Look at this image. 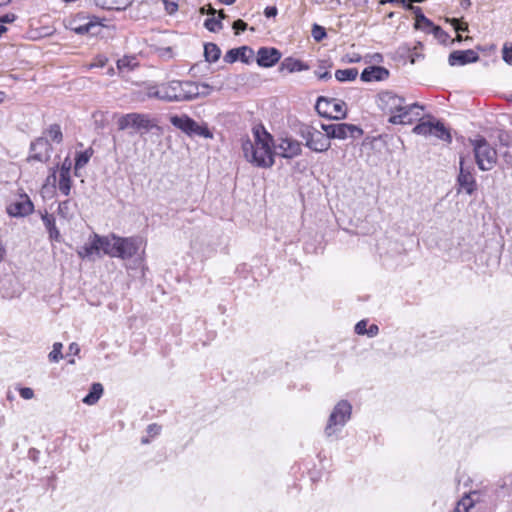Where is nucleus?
<instances>
[{
  "instance_id": "obj_63",
  "label": "nucleus",
  "mask_w": 512,
  "mask_h": 512,
  "mask_svg": "<svg viewBox=\"0 0 512 512\" xmlns=\"http://www.w3.org/2000/svg\"><path fill=\"white\" fill-rule=\"evenodd\" d=\"M7 399H8L9 401H13V400H14V395L12 394V392H10V391H9V392L7 393Z\"/></svg>"
},
{
  "instance_id": "obj_33",
  "label": "nucleus",
  "mask_w": 512,
  "mask_h": 512,
  "mask_svg": "<svg viewBox=\"0 0 512 512\" xmlns=\"http://www.w3.org/2000/svg\"><path fill=\"white\" fill-rule=\"evenodd\" d=\"M93 155L92 148H88L83 152H79L76 155L75 158V169H80L84 167L90 160L91 156Z\"/></svg>"
},
{
  "instance_id": "obj_29",
  "label": "nucleus",
  "mask_w": 512,
  "mask_h": 512,
  "mask_svg": "<svg viewBox=\"0 0 512 512\" xmlns=\"http://www.w3.org/2000/svg\"><path fill=\"white\" fill-rule=\"evenodd\" d=\"M138 66L136 57L124 56L117 61V68L120 72L131 71Z\"/></svg>"
},
{
  "instance_id": "obj_30",
  "label": "nucleus",
  "mask_w": 512,
  "mask_h": 512,
  "mask_svg": "<svg viewBox=\"0 0 512 512\" xmlns=\"http://www.w3.org/2000/svg\"><path fill=\"white\" fill-rule=\"evenodd\" d=\"M221 55V50L214 43H207L204 46V56L208 62H216Z\"/></svg>"
},
{
  "instance_id": "obj_48",
  "label": "nucleus",
  "mask_w": 512,
  "mask_h": 512,
  "mask_svg": "<svg viewBox=\"0 0 512 512\" xmlns=\"http://www.w3.org/2000/svg\"><path fill=\"white\" fill-rule=\"evenodd\" d=\"M503 60L509 64L512 65V46L503 48Z\"/></svg>"
},
{
  "instance_id": "obj_3",
  "label": "nucleus",
  "mask_w": 512,
  "mask_h": 512,
  "mask_svg": "<svg viewBox=\"0 0 512 512\" xmlns=\"http://www.w3.org/2000/svg\"><path fill=\"white\" fill-rule=\"evenodd\" d=\"M255 141L247 139L242 143V151L245 159L253 165L261 168H270L274 164V154L271 149V136L259 130H255Z\"/></svg>"
},
{
  "instance_id": "obj_7",
  "label": "nucleus",
  "mask_w": 512,
  "mask_h": 512,
  "mask_svg": "<svg viewBox=\"0 0 512 512\" xmlns=\"http://www.w3.org/2000/svg\"><path fill=\"white\" fill-rule=\"evenodd\" d=\"M475 168L472 164L466 165L463 157L459 161V174L457 176V193L465 192L471 196L477 191V181L475 178Z\"/></svg>"
},
{
  "instance_id": "obj_43",
  "label": "nucleus",
  "mask_w": 512,
  "mask_h": 512,
  "mask_svg": "<svg viewBox=\"0 0 512 512\" xmlns=\"http://www.w3.org/2000/svg\"><path fill=\"white\" fill-rule=\"evenodd\" d=\"M162 1L164 3L166 11L169 14H172L177 10L178 6H177V3L175 0H162Z\"/></svg>"
},
{
  "instance_id": "obj_53",
  "label": "nucleus",
  "mask_w": 512,
  "mask_h": 512,
  "mask_svg": "<svg viewBox=\"0 0 512 512\" xmlns=\"http://www.w3.org/2000/svg\"><path fill=\"white\" fill-rule=\"evenodd\" d=\"M16 19V16L12 13L0 16V23H11Z\"/></svg>"
},
{
  "instance_id": "obj_25",
  "label": "nucleus",
  "mask_w": 512,
  "mask_h": 512,
  "mask_svg": "<svg viewBox=\"0 0 512 512\" xmlns=\"http://www.w3.org/2000/svg\"><path fill=\"white\" fill-rule=\"evenodd\" d=\"M41 219L44 223L45 228L47 229V231L49 233L50 239L59 241L60 232L56 227L54 216L45 212L44 214L41 215Z\"/></svg>"
},
{
  "instance_id": "obj_45",
  "label": "nucleus",
  "mask_w": 512,
  "mask_h": 512,
  "mask_svg": "<svg viewBox=\"0 0 512 512\" xmlns=\"http://www.w3.org/2000/svg\"><path fill=\"white\" fill-rule=\"evenodd\" d=\"M367 330V320H361L355 325V333L358 335H365Z\"/></svg>"
},
{
  "instance_id": "obj_57",
  "label": "nucleus",
  "mask_w": 512,
  "mask_h": 512,
  "mask_svg": "<svg viewBox=\"0 0 512 512\" xmlns=\"http://www.w3.org/2000/svg\"><path fill=\"white\" fill-rule=\"evenodd\" d=\"M382 3H386V2H389V3H397V4H400L402 5L404 8H405V5L408 4V0H382L381 1Z\"/></svg>"
},
{
  "instance_id": "obj_15",
  "label": "nucleus",
  "mask_w": 512,
  "mask_h": 512,
  "mask_svg": "<svg viewBox=\"0 0 512 512\" xmlns=\"http://www.w3.org/2000/svg\"><path fill=\"white\" fill-rule=\"evenodd\" d=\"M277 153L283 158H293L301 153V144L292 138H281L275 146Z\"/></svg>"
},
{
  "instance_id": "obj_61",
  "label": "nucleus",
  "mask_w": 512,
  "mask_h": 512,
  "mask_svg": "<svg viewBox=\"0 0 512 512\" xmlns=\"http://www.w3.org/2000/svg\"><path fill=\"white\" fill-rule=\"evenodd\" d=\"M7 31V28L5 26H3L2 24H0V37L2 36L3 33H5Z\"/></svg>"
},
{
  "instance_id": "obj_38",
  "label": "nucleus",
  "mask_w": 512,
  "mask_h": 512,
  "mask_svg": "<svg viewBox=\"0 0 512 512\" xmlns=\"http://www.w3.org/2000/svg\"><path fill=\"white\" fill-rule=\"evenodd\" d=\"M326 30L324 27L314 24L312 27V36L315 41L320 42L326 37Z\"/></svg>"
},
{
  "instance_id": "obj_56",
  "label": "nucleus",
  "mask_w": 512,
  "mask_h": 512,
  "mask_svg": "<svg viewBox=\"0 0 512 512\" xmlns=\"http://www.w3.org/2000/svg\"><path fill=\"white\" fill-rule=\"evenodd\" d=\"M95 3L97 6H100L105 9L113 8L109 3H107L106 1H103V0H95Z\"/></svg>"
},
{
  "instance_id": "obj_32",
  "label": "nucleus",
  "mask_w": 512,
  "mask_h": 512,
  "mask_svg": "<svg viewBox=\"0 0 512 512\" xmlns=\"http://www.w3.org/2000/svg\"><path fill=\"white\" fill-rule=\"evenodd\" d=\"M44 134L56 143H61L63 140V134H62L61 128L58 124L50 125L44 131Z\"/></svg>"
},
{
  "instance_id": "obj_21",
  "label": "nucleus",
  "mask_w": 512,
  "mask_h": 512,
  "mask_svg": "<svg viewBox=\"0 0 512 512\" xmlns=\"http://www.w3.org/2000/svg\"><path fill=\"white\" fill-rule=\"evenodd\" d=\"M474 496H477L476 492L465 494L460 500L457 501L451 512H477L476 500L474 499Z\"/></svg>"
},
{
  "instance_id": "obj_24",
  "label": "nucleus",
  "mask_w": 512,
  "mask_h": 512,
  "mask_svg": "<svg viewBox=\"0 0 512 512\" xmlns=\"http://www.w3.org/2000/svg\"><path fill=\"white\" fill-rule=\"evenodd\" d=\"M96 241L99 244L100 250L104 252V254L115 257V239H112V234L110 236H100L96 235Z\"/></svg>"
},
{
  "instance_id": "obj_12",
  "label": "nucleus",
  "mask_w": 512,
  "mask_h": 512,
  "mask_svg": "<svg viewBox=\"0 0 512 512\" xmlns=\"http://www.w3.org/2000/svg\"><path fill=\"white\" fill-rule=\"evenodd\" d=\"M34 210L30 197L25 193L18 194L7 206L6 211L11 217H25Z\"/></svg>"
},
{
  "instance_id": "obj_62",
  "label": "nucleus",
  "mask_w": 512,
  "mask_h": 512,
  "mask_svg": "<svg viewBox=\"0 0 512 512\" xmlns=\"http://www.w3.org/2000/svg\"><path fill=\"white\" fill-rule=\"evenodd\" d=\"M4 253H5V250L4 248L0 245V262L2 261L3 257H4Z\"/></svg>"
},
{
  "instance_id": "obj_20",
  "label": "nucleus",
  "mask_w": 512,
  "mask_h": 512,
  "mask_svg": "<svg viewBox=\"0 0 512 512\" xmlns=\"http://www.w3.org/2000/svg\"><path fill=\"white\" fill-rule=\"evenodd\" d=\"M363 135V130L354 125V124H348V123H338L337 124V138L336 139H357L360 138Z\"/></svg>"
},
{
  "instance_id": "obj_34",
  "label": "nucleus",
  "mask_w": 512,
  "mask_h": 512,
  "mask_svg": "<svg viewBox=\"0 0 512 512\" xmlns=\"http://www.w3.org/2000/svg\"><path fill=\"white\" fill-rule=\"evenodd\" d=\"M58 189L65 196H68L70 194V190H71L70 176L59 175Z\"/></svg>"
},
{
  "instance_id": "obj_17",
  "label": "nucleus",
  "mask_w": 512,
  "mask_h": 512,
  "mask_svg": "<svg viewBox=\"0 0 512 512\" xmlns=\"http://www.w3.org/2000/svg\"><path fill=\"white\" fill-rule=\"evenodd\" d=\"M281 58V53L276 48L262 47L257 52V64L261 67H271Z\"/></svg>"
},
{
  "instance_id": "obj_37",
  "label": "nucleus",
  "mask_w": 512,
  "mask_h": 512,
  "mask_svg": "<svg viewBox=\"0 0 512 512\" xmlns=\"http://www.w3.org/2000/svg\"><path fill=\"white\" fill-rule=\"evenodd\" d=\"M204 26L206 29L212 32H216L222 28L220 19H217L215 17L207 18L204 22Z\"/></svg>"
},
{
  "instance_id": "obj_2",
  "label": "nucleus",
  "mask_w": 512,
  "mask_h": 512,
  "mask_svg": "<svg viewBox=\"0 0 512 512\" xmlns=\"http://www.w3.org/2000/svg\"><path fill=\"white\" fill-rule=\"evenodd\" d=\"M199 87L192 81L172 80L159 85L149 86L147 95L167 102L190 101L199 97Z\"/></svg>"
},
{
  "instance_id": "obj_54",
  "label": "nucleus",
  "mask_w": 512,
  "mask_h": 512,
  "mask_svg": "<svg viewBox=\"0 0 512 512\" xmlns=\"http://www.w3.org/2000/svg\"><path fill=\"white\" fill-rule=\"evenodd\" d=\"M160 426L156 424H151L148 426V433L151 435H158L160 433Z\"/></svg>"
},
{
  "instance_id": "obj_55",
  "label": "nucleus",
  "mask_w": 512,
  "mask_h": 512,
  "mask_svg": "<svg viewBox=\"0 0 512 512\" xmlns=\"http://www.w3.org/2000/svg\"><path fill=\"white\" fill-rule=\"evenodd\" d=\"M426 18L427 17L423 13L419 14L418 17H415V24H414L415 28L417 26H420L421 23H423L426 20Z\"/></svg>"
},
{
  "instance_id": "obj_27",
  "label": "nucleus",
  "mask_w": 512,
  "mask_h": 512,
  "mask_svg": "<svg viewBox=\"0 0 512 512\" xmlns=\"http://www.w3.org/2000/svg\"><path fill=\"white\" fill-rule=\"evenodd\" d=\"M75 207L76 204L70 200L62 201L58 205V215L65 220H71L74 217Z\"/></svg>"
},
{
  "instance_id": "obj_40",
  "label": "nucleus",
  "mask_w": 512,
  "mask_h": 512,
  "mask_svg": "<svg viewBox=\"0 0 512 512\" xmlns=\"http://www.w3.org/2000/svg\"><path fill=\"white\" fill-rule=\"evenodd\" d=\"M321 128L325 131V136L329 140L330 138H337V124H322Z\"/></svg>"
},
{
  "instance_id": "obj_13",
  "label": "nucleus",
  "mask_w": 512,
  "mask_h": 512,
  "mask_svg": "<svg viewBox=\"0 0 512 512\" xmlns=\"http://www.w3.org/2000/svg\"><path fill=\"white\" fill-rule=\"evenodd\" d=\"M303 137L306 140V146L315 152H323L330 147L327 137L316 129H307L306 133H303Z\"/></svg>"
},
{
  "instance_id": "obj_11",
  "label": "nucleus",
  "mask_w": 512,
  "mask_h": 512,
  "mask_svg": "<svg viewBox=\"0 0 512 512\" xmlns=\"http://www.w3.org/2000/svg\"><path fill=\"white\" fill-rule=\"evenodd\" d=\"M316 109L319 114L333 119H342L346 116V104L335 98L327 99L319 97Z\"/></svg>"
},
{
  "instance_id": "obj_44",
  "label": "nucleus",
  "mask_w": 512,
  "mask_h": 512,
  "mask_svg": "<svg viewBox=\"0 0 512 512\" xmlns=\"http://www.w3.org/2000/svg\"><path fill=\"white\" fill-rule=\"evenodd\" d=\"M233 29L235 30L236 34H239L241 31H245L247 29V23L241 19H238L233 23Z\"/></svg>"
},
{
  "instance_id": "obj_10",
  "label": "nucleus",
  "mask_w": 512,
  "mask_h": 512,
  "mask_svg": "<svg viewBox=\"0 0 512 512\" xmlns=\"http://www.w3.org/2000/svg\"><path fill=\"white\" fill-rule=\"evenodd\" d=\"M413 133L423 136H434L450 143L452 138L449 130L440 121H422L413 128Z\"/></svg>"
},
{
  "instance_id": "obj_16",
  "label": "nucleus",
  "mask_w": 512,
  "mask_h": 512,
  "mask_svg": "<svg viewBox=\"0 0 512 512\" xmlns=\"http://www.w3.org/2000/svg\"><path fill=\"white\" fill-rule=\"evenodd\" d=\"M479 60V55L472 49L456 50L450 53L448 63L450 66H462L469 63H475Z\"/></svg>"
},
{
  "instance_id": "obj_64",
  "label": "nucleus",
  "mask_w": 512,
  "mask_h": 512,
  "mask_svg": "<svg viewBox=\"0 0 512 512\" xmlns=\"http://www.w3.org/2000/svg\"><path fill=\"white\" fill-rule=\"evenodd\" d=\"M11 0H0V6L10 3Z\"/></svg>"
},
{
  "instance_id": "obj_14",
  "label": "nucleus",
  "mask_w": 512,
  "mask_h": 512,
  "mask_svg": "<svg viewBox=\"0 0 512 512\" xmlns=\"http://www.w3.org/2000/svg\"><path fill=\"white\" fill-rule=\"evenodd\" d=\"M31 154L28 160H35L39 162H47L51 155V145L47 138L39 137L31 143Z\"/></svg>"
},
{
  "instance_id": "obj_47",
  "label": "nucleus",
  "mask_w": 512,
  "mask_h": 512,
  "mask_svg": "<svg viewBox=\"0 0 512 512\" xmlns=\"http://www.w3.org/2000/svg\"><path fill=\"white\" fill-rule=\"evenodd\" d=\"M71 170V162L68 159H65L61 165L59 175L70 176Z\"/></svg>"
},
{
  "instance_id": "obj_4",
  "label": "nucleus",
  "mask_w": 512,
  "mask_h": 512,
  "mask_svg": "<svg viewBox=\"0 0 512 512\" xmlns=\"http://www.w3.org/2000/svg\"><path fill=\"white\" fill-rule=\"evenodd\" d=\"M352 406L346 400L339 401L329 415L324 434L327 438L336 436L350 420Z\"/></svg>"
},
{
  "instance_id": "obj_52",
  "label": "nucleus",
  "mask_w": 512,
  "mask_h": 512,
  "mask_svg": "<svg viewBox=\"0 0 512 512\" xmlns=\"http://www.w3.org/2000/svg\"><path fill=\"white\" fill-rule=\"evenodd\" d=\"M405 9L412 11L415 17H418L419 14H422L421 8L418 6H414L412 3H408L407 5H405Z\"/></svg>"
},
{
  "instance_id": "obj_18",
  "label": "nucleus",
  "mask_w": 512,
  "mask_h": 512,
  "mask_svg": "<svg viewBox=\"0 0 512 512\" xmlns=\"http://www.w3.org/2000/svg\"><path fill=\"white\" fill-rule=\"evenodd\" d=\"M254 55V51L248 46H242L239 48L230 49L224 56V61L227 63H234L240 60L243 63L248 64Z\"/></svg>"
},
{
  "instance_id": "obj_1",
  "label": "nucleus",
  "mask_w": 512,
  "mask_h": 512,
  "mask_svg": "<svg viewBox=\"0 0 512 512\" xmlns=\"http://www.w3.org/2000/svg\"><path fill=\"white\" fill-rule=\"evenodd\" d=\"M380 109L390 114L391 124H411L421 117L424 107L418 103L406 104L405 99L392 91H383L378 96Z\"/></svg>"
},
{
  "instance_id": "obj_60",
  "label": "nucleus",
  "mask_w": 512,
  "mask_h": 512,
  "mask_svg": "<svg viewBox=\"0 0 512 512\" xmlns=\"http://www.w3.org/2000/svg\"><path fill=\"white\" fill-rule=\"evenodd\" d=\"M461 4H462V7L467 8L468 6L471 5V2H470V0H463Z\"/></svg>"
},
{
  "instance_id": "obj_19",
  "label": "nucleus",
  "mask_w": 512,
  "mask_h": 512,
  "mask_svg": "<svg viewBox=\"0 0 512 512\" xmlns=\"http://www.w3.org/2000/svg\"><path fill=\"white\" fill-rule=\"evenodd\" d=\"M389 76V71L382 66H369L361 73V80L364 82L383 81Z\"/></svg>"
},
{
  "instance_id": "obj_51",
  "label": "nucleus",
  "mask_w": 512,
  "mask_h": 512,
  "mask_svg": "<svg viewBox=\"0 0 512 512\" xmlns=\"http://www.w3.org/2000/svg\"><path fill=\"white\" fill-rule=\"evenodd\" d=\"M197 85L199 87V92H200L199 96L209 95L211 87L208 84L202 83V84H197Z\"/></svg>"
},
{
  "instance_id": "obj_35",
  "label": "nucleus",
  "mask_w": 512,
  "mask_h": 512,
  "mask_svg": "<svg viewBox=\"0 0 512 512\" xmlns=\"http://www.w3.org/2000/svg\"><path fill=\"white\" fill-rule=\"evenodd\" d=\"M62 348L63 345L60 342H56L53 344V349L48 355V358L51 362H58L60 359L63 358Z\"/></svg>"
},
{
  "instance_id": "obj_46",
  "label": "nucleus",
  "mask_w": 512,
  "mask_h": 512,
  "mask_svg": "<svg viewBox=\"0 0 512 512\" xmlns=\"http://www.w3.org/2000/svg\"><path fill=\"white\" fill-rule=\"evenodd\" d=\"M449 21L454 26V29L456 31H467L468 30L467 23H460V21L458 19H456V18H453V19H451Z\"/></svg>"
},
{
  "instance_id": "obj_36",
  "label": "nucleus",
  "mask_w": 512,
  "mask_h": 512,
  "mask_svg": "<svg viewBox=\"0 0 512 512\" xmlns=\"http://www.w3.org/2000/svg\"><path fill=\"white\" fill-rule=\"evenodd\" d=\"M330 67V64H327L326 62H322L318 68L315 70V75L320 80H326L331 78V73L328 71V68Z\"/></svg>"
},
{
  "instance_id": "obj_6",
  "label": "nucleus",
  "mask_w": 512,
  "mask_h": 512,
  "mask_svg": "<svg viewBox=\"0 0 512 512\" xmlns=\"http://www.w3.org/2000/svg\"><path fill=\"white\" fill-rule=\"evenodd\" d=\"M169 121L175 128L181 130L189 137L213 138V133L209 130L207 124H199L186 114L172 115Z\"/></svg>"
},
{
  "instance_id": "obj_5",
  "label": "nucleus",
  "mask_w": 512,
  "mask_h": 512,
  "mask_svg": "<svg viewBox=\"0 0 512 512\" xmlns=\"http://www.w3.org/2000/svg\"><path fill=\"white\" fill-rule=\"evenodd\" d=\"M474 158L481 171H490L497 163V151L485 138L471 140Z\"/></svg>"
},
{
  "instance_id": "obj_41",
  "label": "nucleus",
  "mask_w": 512,
  "mask_h": 512,
  "mask_svg": "<svg viewBox=\"0 0 512 512\" xmlns=\"http://www.w3.org/2000/svg\"><path fill=\"white\" fill-rule=\"evenodd\" d=\"M18 390L20 396L25 400H30L34 397V391L29 387H20Z\"/></svg>"
},
{
  "instance_id": "obj_31",
  "label": "nucleus",
  "mask_w": 512,
  "mask_h": 512,
  "mask_svg": "<svg viewBox=\"0 0 512 512\" xmlns=\"http://www.w3.org/2000/svg\"><path fill=\"white\" fill-rule=\"evenodd\" d=\"M357 75L356 68L339 69L335 72V78L340 82L352 81L356 79Z\"/></svg>"
},
{
  "instance_id": "obj_23",
  "label": "nucleus",
  "mask_w": 512,
  "mask_h": 512,
  "mask_svg": "<svg viewBox=\"0 0 512 512\" xmlns=\"http://www.w3.org/2000/svg\"><path fill=\"white\" fill-rule=\"evenodd\" d=\"M310 67L309 65L305 64L304 62L294 59L292 57L285 58L280 66V70L284 71L286 70L289 73L294 72H300L304 70H308Z\"/></svg>"
},
{
  "instance_id": "obj_28",
  "label": "nucleus",
  "mask_w": 512,
  "mask_h": 512,
  "mask_svg": "<svg viewBox=\"0 0 512 512\" xmlns=\"http://www.w3.org/2000/svg\"><path fill=\"white\" fill-rule=\"evenodd\" d=\"M100 25L94 21H88L84 24H80L78 26L73 27V30L75 33L84 35V34H91L95 35L99 32Z\"/></svg>"
},
{
  "instance_id": "obj_26",
  "label": "nucleus",
  "mask_w": 512,
  "mask_h": 512,
  "mask_svg": "<svg viewBox=\"0 0 512 512\" xmlns=\"http://www.w3.org/2000/svg\"><path fill=\"white\" fill-rule=\"evenodd\" d=\"M103 394V386L100 383H93L90 392L83 398L86 405H94L98 402Z\"/></svg>"
},
{
  "instance_id": "obj_39",
  "label": "nucleus",
  "mask_w": 512,
  "mask_h": 512,
  "mask_svg": "<svg viewBox=\"0 0 512 512\" xmlns=\"http://www.w3.org/2000/svg\"><path fill=\"white\" fill-rule=\"evenodd\" d=\"M431 33L441 43H446L449 39V35L440 27L436 26L432 28Z\"/></svg>"
},
{
  "instance_id": "obj_9",
  "label": "nucleus",
  "mask_w": 512,
  "mask_h": 512,
  "mask_svg": "<svg viewBox=\"0 0 512 512\" xmlns=\"http://www.w3.org/2000/svg\"><path fill=\"white\" fill-rule=\"evenodd\" d=\"M112 239H115V257L123 260L135 256L142 245L140 237H120L112 234Z\"/></svg>"
},
{
  "instance_id": "obj_58",
  "label": "nucleus",
  "mask_w": 512,
  "mask_h": 512,
  "mask_svg": "<svg viewBox=\"0 0 512 512\" xmlns=\"http://www.w3.org/2000/svg\"><path fill=\"white\" fill-rule=\"evenodd\" d=\"M69 351H70V353L78 354L80 351V348L76 343H71L69 345Z\"/></svg>"
},
{
  "instance_id": "obj_22",
  "label": "nucleus",
  "mask_w": 512,
  "mask_h": 512,
  "mask_svg": "<svg viewBox=\"0 0 512 512\" xmlns=\"http://www.w3.org/2000/svg\"><path fill=\"white\" fill-rule=\"evenodd\" d=\"M96 235L97 234H93V236L90 237L89 242L78 250L79 257L84 259L91 258L93 255H100L101 250L98 242L96 241Z\"/></svg>"
},
{
  "instance_id": "obj_42",
  "label": "nucleus",
  "mask_w": 512,
  "mask_h": 512,
  "mask_svg": "<svg viewBox=\"0 0 512 512\" xmlns=\"http://www.w3.org/2000/svg\"><path fill=\"white\" fill-rule=\"evenodd\" d=\"M434 27H435V25L433 24V22L431 20H429L428 18H426V20L423 23H421L420 26H417L416 29L422 30L426 33H431V30Z\"/></svg>"
},
{
  "instance_id": "obj_49",
  "label": "nucleus",
  "mask_w": 512,
  "mask_h": 512,
  "mask_svg": "<svg viewBox=\"0 0 512 512\" xmlns=\"http://www.w3.org/2000/svg\"><path fill=\"white\" fill-rule=\"evenodd\" d=\"M379 333V327L376 324L370 325V327L366 330L365 335L368 337H375Z\"/></svg>"
},
{
  "instance_id": "obj_59",
  "label": "nucleus",
  "mask_w": 512,
  "mask_h": 512,
  "mask_svg": "<svg viewBox=\"0 0 512 512\" xmlns=\"http://www.w3.org/2000/svg\"><path fill=\"white\" fill-rule=\"evenodd\" d=\"M221 2L225 5H232L236 2V0H221Z\"/></svg>"
},
{
  "instance_id": "obj_50",
  "label": "nucleus",
  "mask_w": 512,
  "mask_h": 512,
  "mask_svg": "<svg viewBox=\"0 0 512 512\" xmlns=\"http://www.w3.org/2000/svg\"><path fill=\"white\" fill-rule=\"evenodd\" d=\"M278 13V10L275 6H268L264 10V15L267 18L275 17Z\"/></svg>"
},
{
  "instance_id": "obj_8",
  "label": "nucleus",
  "mask_w": 512,
  "mask_h": 512,
  "mask_svg": "<svg viewBox=\"0 0 512 512\" xmlns=\"http://www.w3.org/2000/svg\"><path fill=\"white\" fill-rule=\"evenodd\" d=\"M155 126L156 124L149 117V115L140 113H129L123 115L118 120V127L120 130L131 128L139 132H148Z\"/></svg>"
}]
</instances>
